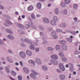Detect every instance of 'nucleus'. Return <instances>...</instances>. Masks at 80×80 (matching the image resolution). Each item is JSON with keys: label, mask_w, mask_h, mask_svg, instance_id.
<instances>
[{"label": "nucleus", "mask_w": 80, "mask_h": 80, "mask_svg": "<svg viewBox=\"0 0 80 80\" xmlns=\"http://www.w3.org/2000/svg\"><path fill=\"white\" fill-rule=\"evenodd\" d=\"M33 24L32 23V22H28V25L31 27V28H32V27L33 26Z\"/></svg>", "instance_id": "473e14b6"}, {"label": "nucleus", "mask_w": 80, "mask_h": 80, "mask_svg": "<svg viewBox=\"0 0 80 80\" xmlns=\"http://www.w3.org/2000/svg\"><path fill=\"white\" fill-rule=\"evenodd\" d=\"M62 61H64V62H66V61H67V59L65 57H63L62 58Z\"/></svg>", "instance_id": "79ce46f5"}, {"label": "nucleus", "mask_w": 80, "mask_h": 80, "mask_svg": "<svg viewBox=\"0 0 80 80\" xmlns=\"http://www.w3.org/2000/svg\"><path fill=\"white\" fill-rule=\"evenodd\" d=\"M19 64L20 65L21 67H23V62H22L20 61L19 62Z\"/></svg>", "instance_id": "680f3d73"}, {"label": "nucleus", "mask_w": 80, "mask_h": 80, "mask_svg": "<svg viewBox=\"0 0 80 80\" xmlns=\"http://www.w3.org/2000/svg\"><path fill=\"white\" fill-rule=\"evenodd\" d=\"M8 22H6H6L4 23V25L5 26H6V27H8Z\"/></svg>", "instance_id": "49530a36"}, {"label": "nucleus", "mask_w": 80, "mask_h": 80, "mask_svg": "<svg viewBox=\"0 0 80 80\" xmlns=\"http://www.w3.org/2000/svg\"><path fill=\"white\" fill-rule=\"evenodd\" d=\"M59 43L60 44H65L66 43V41L64 40H60L59 41Z\"/></svg>", "instance_id": "f3484780"}, {"label": "nucleus", "mask_w": 80, "mask_h": 80, "mask_svg": "<svg viewBox=\"0 0 80 80\" xmlns=\"http://www.w3.org/2000/svg\"><path fill=\"white\" fill-rule=\"evenodd\" d=\"M57 71L58 73H62V71L59 69H57Z\"/></svg>", "instance_id": "5fc2aeb1"}, {"label": "nucleus", "mask_w": 80, "mask_h": 80, "mask_svg": "<svg viewBox=\"0 0 80 80\" xmlns=\"http://www.w3.org/2000/svg\"><path fill=\"white\" fill-rule=\"evenodd\" d=\"M26 53L28 57H31L32 55V52L29 50H27L26 51Z\"/></svg>", "instance_id": "0eeeda50"}, {"label": "nucleus", "mask_w": 80, "mask_h": 80, "mask_svg": "<svg viewBox=\"0 0 80 80\" xmlns=\"http://www.w3.org/2000/svg\"><path fill=\"white\" fill-rule=\"evenodd\" d=\"M64 2L66 4H69L70 2V0H64Z\"/></svg>", "instance_id": "72a5a7b5"}, {"label": "nucleus", "mask_w": 80, "mask_h": 80, "mask_svg": "<svg viewBox=\"0 0 80 80\" xmlns=\"http://www.w3.org/2000/svg\"><path fill=\"white\" fill-rule=\"evenodd\" d=\"M50 23L51 25L52 26H55L57 25V23L56 21L53 20H51L50 21Z\"/></svg>", "instance_id": "6e6552de"}, {"label": "nucleus", "mask_w": 80, "mask_h": 80, "mask_svg": "<svg viewBox=\"0 0 80 80\" xmlns=\"http://www.w3.org/2000/svg\"><path fill=\"white\" fill-rule=\"evenodd\" d=\"M8 52L9 53H10V54H13V52H12V51L10 49H8Z\"/></svg>", "instance_id": "a19ab883"}, {"label": "nucleus", "mask_w": 80, "mask_h": 80, "mask_svg": "<svg viewBox=\"0 0 80 80\" xmlns=\"http://www.w3.org/2000/svg\"><path fill=\"white\" fill-rule=\"evenodd\" d=\"M23 70L25 73H29V70H28L27 68H23Z\"/></svg>", "instance_id": "ddd939ff"}, {"label": "nucleus", "mask_w": 80, "mask_h": 80, "mask_svg": "<svg viewBox=\"0 0 80 80\" xmlns=\"http://www.w3.org/2000/svg\"><path fill=\"white\" fill-rule=\"evenodd\" d=\"M33 9V6H30L28 8V10L29 11H31Z\"/></svg>", "instance_id": "412c9836"}, {"label": "nucleus", "mask_w": 80, "mask_h": 80, "mask_svg": "<svg viewBox=\"0 0 80 80\" xmlns=\"http://www.w3.org/2000/svg\"><path fill=\"white\" fill-rule=\"evenodd\" d=\"M59 10L58 8H56L54 10V13L56 15H58L59 14Z\"/></svg>", "instance_id": "dca6fc26"}, {"label": "nucleus", "mask_w": 80, "mask_h": 80, "mask_svg": "<svg viewBox=\"0 0 80 80\" xmlns=\"http://www.w3.org/2000/svg\"><path fill=\"white\" fill-rule=\"evenodd\" d=\"M56 49L57 50H59L60 48V45H57L55 47Z\"/></svg>", "instance_id": "c85d7f7f"}, {"label": "nucleus", "mask_w": 80, "mask_h": 80, "mask_svg": "<svg viewBox=\"0 0 80 80\" xmlns=\"http://www.w3.org/2000/svg\"><path fill=\"white\" fill-rule=\"evenodd\" d=\"M55 61V60L51 59L50 60V62H51L52 64H53V63L54 62V61Z\"/></svg>", "instance_id": "3c124183"}, {"label": "nucleus", "mask_w": 80, "mask_h": 80, "mask_svg": "<svg viewBox=\"0 0 80 80\" xmlns=\"http://www.w3.org/2000/svg\"><path fill=\"white\" fill-rule=\"evenodd\" d=\"M42 69L43 70H44V71H47V70H48V68L46 66H42Z\"/></svg>", "instance_id": "2eb2a0df"}, {"label": "nucleus", "mask_w": 80, "mask_h": 80, "mask_svg": "<svg viewBox=\"0 0 80 80\" xmlns=\"http://www.w3.org/2000/svg\"><path fill=\"white\" fill-rule=\"evenodd\" d=\"M35 50L36 52H38L40 51V49L38 48H37L35 49Z\"/></svg>", "instance_id": "864d4df0"}, {"label": "nucleus", "mask_w": 80, "mask_h": 80, "mask_svg": "<svg viewBox=\"0 0 80 80\" xmlns=\"http://www.w3.org/2000/svg\"><path fill=\"white\" fill-rule=\"evenodd\" d=\"M30 49L32 50H35V46L32 44L30 45Z\"/></svg>", "instance_id": "aec40b11"}, {"label": "nucleus", "mask_w": 80, "mask_h": 80, "mask_svg": "<svg viewBox=\"0 0 80 80\" xmlns=\"http://www.w3.org/2000/svg\"><path fill=\"white\" fill-rule=\"evenodd\" d=\"M25 33H25V32L23 31H22V32L21 33V34H22V35H25Z\"/></svg>", "instance_id": "774afa93"}, {"label": "nucleus", "mask_w": 80, "mask_h": 80, "mask_svg": "<svg viewBox=\"0 0 80 80\" xmlns=\"http://www.w3.org/2000/svg\"><path fill=\"white\" fill-rule=\"evenodd\" d=\"M78 54H79V51H76L75 52V54L78 55Z\"/></svg>", "instance_id": "13d9d810"}, {"label": "nucleus", "mask_w": 80, "mask_h": 80, "mask_svg": "<svg viewBox=\"0 0 80 80\" xmlns=\"http://www.w3.org/2000/svg\"><path fill=\"white\" fill-rule=\"evenodd\" d=\"M31 72L32 73H31L30 74V77H31L32 78H33V79H36V76H35L37 75V73L33 70H31Z\"/></svg>", "instance_id": "f257e3e1"}, {"label": "nucleus", "mask_w": 80, "mask_h": 80, "mask_svg": "<svg viewBox=\"0 0 80 80\" xmlns=\"http://www.w3.org/2000/svg\"><path fill=\"white\" fill-rule=\"evenodd\" d=\"M56 32H58V33H60L62 32V30L61 29H57L56 30Z\"/></svg>", "instance_id": "f704fd0d"}, {"label": "nucleus", "mask_w": 80, "mask_h": 80, "mask_svg": "<svg viewBox=\"0 0 80 80\" xmlns=\"http://www.w3.org/2000/svg\"><path fill=\"white\" fill-rule=\"evenodd\" d=\"M51 58L52 59H54V60H58V56L56 54H53L51 55Z\"/></svg>", "instance_id": "39448f33"}, {"label": "nucleus", "mask_w": 80, "mask_h": 80, "mask_svg": "<svg viewBox=\"0 0 80 80\" xmlns=\"http://www.w3.org/2000/svg\"><path fill=\"white\" fill-rule=\"evenodd\" d=\"M73 20L74 21H75V22H77L78 20V18H73Z\"/></svg>", "instance_id": "e2e57ef3"}, {"label": "nucleus", "mask_w": 80, "mask_h": 80, "mask_svg": "<svg viewBox=\"0 0 80 80\" xmlns=\"http://www.w3.org/2000/svg\"><path fill=\"white\" fill-rule=\"evenodd\" d=\"M36 62L38 64H41L42 63V61L41 60L38 58H36L35 59Z\"/></svg>", "instance_id": "f8f14e48"}, {"label": "nucleus", "mask_w": 80, "mask_h": 80, "mask_svg": "<svg viewBox=\"0 0 80 80\" xmlns=\"http://www.w3.org/2000/svg\"><path fill=\"white\" fill-rule=\"evenodd\" d=\"M70 69L71 72H73V67H70Z\"/></svg>", "instance_id": "bf43d9fd"}, {"label": "nucleus", "mask_w": 80, "mask_h": 80, "mask_svg": "<svg viewBox=\"0 0 80 80\" xmlns=\"http://www.w3.org/2000/svg\"><path fill=\"white\" fill-rule=\"evenodd\" d=\"M43 22L44 23H45L46 24H48V23H49L50 22V21L47 18H44L43 19Z\"/></svg>", "instance_id": "423d86ee"}, {"label": "nucleus", "mask_w": 80, "mask_h": 80, "mask_svg": "<svg viewBox=\"0 0 80 80\" xmlns=\"http://www.w3.org/2000/svg\"><path fill=\"white\" fill-rule=\"evenodd\" d=\"M37 7L38 8H41V7H42V4L40 2H38L37 4Z\"/></svg>", "instance_id": "6ab92c4d"}, {"label": "nucleus", "mask_w": 80, "mask_h": 80, "mask_svg": "<svg viewBox=\"0 0 80 80\" xmlns=\"http://www.w3.org/2000/svg\"><path fill=\"white\" fill-rule=\"evenodd\" d=\"M38 28H39V30H41L42 31H44V30H45V29L43 27V26L40 25L38 26Z\"/></svg>", "instance_id": "a211bd4d"}, {"label": "nucleus", "mask_w": 80, "mask_h": 80, "mask_svg": "<svg viewBox=\"0 0 80 80\" xmlns=\"http://www.w3.org/2000/svg\"><path fill=\"white\" fill-rule=\"evenodd\" d=\"M6 22L7 23H8V24H9V25H12V22H10V21L9 20H6Z\"/></svg>", "instance_id": "7c9ffc66"}, {"label": "nucleus", "mask_w": 80, "mask_h": 80, "mask_svg": "<svg viewBox=\"0 0 80 80\" xmlns=\"http://www.w3.org/2000/svg\"><path fill=\"white\" fill-rule=\"evenodd\" d=\"M70 33L72 35H76V32L74 31H71Z\"/></svg>", "instance_id": "8fccbe9b"}, {"label": "nucleus", "mask_w": 80, "mask_h": 80, "mask_svg": "<svg viewBox=\"0 0 80 80\" xmlns=\"http://www.w3.org/2000/svg\"><path fill=\"white\" fill-rule=\"evenodd\" d=\"M8 62L9 63H13V61L12 59L10 58L9 57H8L6 58Z\"/></svg>", "instance_id": "9d476101"}, {"label": "nucleus", "mask_w": 80, "mask_h": 80, "mask_svg": "<svg viewBox=\"0 0 80 80\" xmlns=\"http://www.w3.org/2000/svg\"><path fill=\"white\" fill-rule=\"evenodd\" d=\"M11 74L12 75H13V76H16L17 73H16V72L14 71H11Z\"/></svg>", "instance_id": "a878e982"}, {"label": "nucleus", "mask_w": 80, "mask_h": 80, "mask_svg": "<svg viewBox=\"0 0 80 80\" xmlns=\"http://www.w3.org/2000/svg\"><path fill=\"white\" fill-rule=\"evenodd\" d=\"M24 40L25 41H26V42H27V43L29 44H32V42H31V41H29V40H28V39H25Z\"/></svg>", "instance_id": "5701e85b"}, {"label": "nucleus", "mask_w": 80, "mask_h": 80, "mask_svg": "<svg viewBox=\"0 0 80 80\" xmlns=\"http://www.w3.org/2000/svg\"><path fill=\"white\" fill-rule=\"evenodd\" d=\"M53 50L54 49L52 47H48L47 48V50L49 51H53Z\"/></svg>", "instance_id": "4be33fe9"}, {"label": "nucleus", "mask_w": 80, "mask_h": 80, "mask_svg": "<svg viewBox=\"0 0 80 80\" xmlns=\"http://www.w3.org/2000/svg\"><path fill=\"white\" fill-rule=\"evenodd\" d=\"M6 70L7 73H10V70H9V68L8 67H6Z\"/></svg>", "instance_id": "c03bdc74"}, {"label": "nucleus", "mask_w": 80, "mask_h": 80, "mask_svg": "<svg viewBox=\"0 0 80 80\" xmlns=\"http://www.w3.org/2000/svg\"><path fill=\"white\" fill-rule=\"evenodd\" d=\"M48 30H49V31H52L53 30L52 28H48Z\"/></svg>", "instance_id": "603ef678"}, {"label": "nucleus", "mask_w": 80, "mask_h": 80, "mask_svg": "<svg viewBox=\"0 0 80 80\" xmlns=\"http://www.w3.org/2000/svg\"><path fill=\"white\" fill-rule=\"evenodd\" d=\"M19 55L20 57L23 58H26V54L25 53L22 51L19 52Z\"/></svg>", "instance_id": "f03ea898"}, {"label": "nucleus", "mask_w": 80, "mask_h": 80, "mask_svg": "<svg viewBox=\"0 0 80 80\" xmlns=\"http://www.w3.org/2000/svg\"><path fill=\"white\" fill-rule=\"evenodd\" d=\"M68 13V11L67 9H65L63 11V13L64 15H67Z\"/></svg>", "instance_id": "bb28decb"}, {"label": "nucleus", "mask_w": 80, "mask_h": 80, "mask_svg": "<svg viewBox=\"0 0 80 80\" xmlns=\"http://www.w3.org/2000/svg\"><path fill=\"white\" fill-rule=\"evenodd\" d=\"M73 7L74 9H77L78 8V5L76 4H74L73 5Z\"/></svg>", "instance_id": "b1692460"}, {"label": "nucleus", "mask_w": 80, "mask_h": 80, "mask_svg": "<svg viewBox=\"0 0 80 80\" xmlns=\"http://www.w3.org/2000/svg\"><path fill=\"white\" fill-rule=\"evenodd\" d=\"M62 48L63 50H67V46L66 45H64L62 47Z\"/></svg>", "instance_id": "cd10ccee"}, {"label": "nucleus", "mask_w": 80, "mask_h": 80, "mask_svg": "<svg viewBox=\"0 0 80 80\" xmlns=\"http://www.w3.org/2000/svg\"><path fill=\"white\" fill-rule=\"evenodd\" d=\"M39 34L40 35V36H42L43 35V32H39Z\"/></svg>", "instance_id": "4d7b16f0"}, {"label": "nucleus", "mask_w": 80, "mask_h": 80, "mask_svg": "<svg viewBox=\"0 0 80 80\" xmlns=\"http://www.w3.org/2000/svg\"><path fill=\"white\" fill-rule=\"evenodd\" d=\"M58 61H57L56 60H54V61L53 64V65H58Z\"/></svg>", "instance_id": "58836bf2"}, {"label": "nucleus", "mask_w": 80, "mask_h": 80, "mask_svg": "<svg viewBox=\"0 0 80 80\" xmlns=\"http://www.w3.org/2000/svg\"><path fill=\"white\" fill-rule=\"evenodd\" d=\"M52 38H54V39H57V38H58V36L56 34L52 36Z\"/></svg>", "instance_id": "ea45409f"}, {"label": "nucleus", "mask_w": 80, "mask_h": 80, "mask_svg": "<svg viewBox=\"0 0 80 80\" xmlns=\"http://www.w3.org/2000/svg\"><path fill=\"white\" fill-rule=\"evenodd\" d=\"M6 31L7 33H10V34H13V32L10 29H6Z\"/></svg>", "instance_id": "4468645a"}, {"label": "nucleus", "mask_w": 80, "mask_h": 80, "mask_svg": "<svg viewBox=\"0 0 80 80\" xmlns=\"http://www.w3.org/2000/svg\"><path fill=\"white\" fill-rule=\"evenodd\" d=\"M28 62L29 63H33L34 62V61L32 60H30L28 61Z\"/></svg>", "instance_id": "37998d69"}, {"label": "nucleus", "mask_w": 80, "mask_h": 80, "mask_svg": "<svg viewBox=\"0 0 80 80\" xmlns=\"http://www.w3.org/2000/svg\"><path fill=\"white\" fill-rule=\"evenodd\" d=\"M59 78L61 80H64L65 79V75L64 74H60L59 76Z\"/></svg>", "instance_id": "9b49d317"}, {"label": "nucleus", "mask_w": 80, "mask_h": 80, "mask_svg": "<svg viewBox=\"0 0 80 80\" xmlns=\"http://www.w3.org/2000/svg\"><path fill=\"white\" fill-rule=\"evenodd\" d=\"M3 44V41L0 39V45H2Z\"/></svg>", "instance_id": "6e6d98bb"}, {"label": "nucleus", "mask_w": 80, "mask_h": 80, "mask_svg": "<svg viewBox=\"0 0 80 80\" xmlns=\"http://www.w3.org/2000/svg\"><path fill=\"white\" fill-rule=\"evenodd\" d=\"M59 55L60 57H63L64 56V54L62 52H60L59 53Z\"/></svg>", "instance_id": "de8ad7c7"}, {"label": "nucleus", "mask_w": 80, "mask_h": 80, "mask_svg": "<svg viewBox=\"0 0 80 80\" xmlns=\"http://www.w3.org/2000/svg\"><path fill=\"white\" fill-rule=\"evenodd\" d=\"M59 26L60 27H65L66 26V24L65 23H63L62 24H61L59 25Z\"/></svg>", "instance_id": "e433bc0d"}, {"label": "nucleus", "mask_w": 80, "mask_h": 80, "mask_svg": "<svg viewBox=\"0 0 80 80\" xmlns=\"http://www.w3.org/2000/svg\"><path fill=\"white\" fill-rule=\"evenodd\" d=\"M31 17L32 19H33V20H35V14H34L33 13H32L31 14Z\"/></svg>", "instance_id": "393cba45"}, {"label": "nucleus", "mask_w": 80, "mask_h": 80, "mask_svg": "<svg viewBox=\"0 0 80 80\" xmlns=\"http://www.w3.org/2000/svg\"><path fill=\"white\" fill-rule=\"evenodd\" d=\"M43 44H47V41H44L42 42Z\"/></svg>", "instance_id": "0e129e2a"}, {"label": "nucleus", "mask_w": 80, "mask_h": 80, "mask_svg": "<svg viewBox=\"0 0 80 80\" xmlns=\"http://www.w3.org/2000/svg\"><path fill=\"white\" fill-rule=\"evenodd\" d=\"M7 37L9 39H10L12 40H14V37L11 34H9L7 35Z\"/></svg>", "instance_id": "1a4fd4ad"}, {"label": "nucleus", "mask_w": 80, "mask_h": 80, "mask_svg": "<svg viewBox=\"0 0 80 80\" xmlns=\"http://www.w3.org/2000/svg\"><path fill=\"white\" fill-rule=\"evenodd\" d=\"M53 20H54L55 22H57V20H58L57 17L56 16H54L53 17Z\"/></svg>", "instance_id": "c9c22d12"}, {"label": "nucleus", "mask_w": 80, "mask_h": 80, "mask_svg": "<svg viewBox=\"0 0 80 80\" xmlns=\"http://www.w3.org/2000/svg\"><path fill=\"white\" fill-rule=\"evenodd\" d=\"M15 24L17 27H19V28H22V29H24L25 28L24 26L20 23L16 22L15 23Z\"/></svg>", "instance_id": "7ed1b4c3"}, {"label": "nucleus", "mask_w": 80, "mask_h": 80, "mask_svg": "<svg viewBox=\"0 0 80 80\" xmlns=\"http://www.w3.org/2000/svg\"><path fill=\"white\" fill-rule=\"evenodd\" d=\"M59 68L63 72H64V71H65V67H64V66H63V65L62 63H60L59 65Z\"/></svg>", "instance_id": "20e7f679"}, {"label": "nucleus", "mask_w": 80, "mask_h": 80, "mask_svg": "<svg viewBox=\"0 0 80 80\" xmlns=\"http://www.w3.org/2000/svg\"><path fill=\"white\" fill-rule=\"evenodd\" d=\"M22 30L20 29H18V32H19V33H20L21 34L22 32Z\"/></svg>", "instance_id": "69168bd1"}, {"label": "nucleus", "mask_w": 80, "mask_h": 80, "mask_svg": "<svg viewBox=\"0 0 80 80\" xmlns=\"http://www.w3.org/2000/svg\"><path fill=\"white\" fill-rule=\"evenodd\" d=\"M31 28H34V29H35V30H37V27H36L34 25H33V26Z\"/></svg>", "instance_id": "052dcab7"}, {"label": "nucleus", "mask_w": 80, "mask_h": 80, "mask_svg": "<svg viewBox=\"0 0 80 80\" xmlns=\"http://www.w3.org/2000/svg\"><path fill=\"white\" fill-rule=\"evenodd\" d=\"M61 6L62 7H65V3L64 2H62L61 3Z\"/></svg>", "instance_id": "c756f323"}, {"label": "nucleus", "mask_w": 80, "mask_h": 80, "mask_svg": "<svg viewBox=\"0 0 80 80\" xmlns=\"http://www.w3.org/2000/svg\"><path fill=\"white\" fill-rule=\"evenodd\" d=\"M66 40L69 42H72V39L69 38H67Z\"/></svg>", "instance_id": "4c0bfd02"}, {"label": "nucleus", "mask_w": 80, "mask_h": 80, "mask_svg": "<svg viewBox=\"0 0 80 80\" xmlns=\"http://www.w3.org/2000/svg\"><path fill=\"white\" fill-rule=\"evenodd\" d=\"M51 34L52 36L53 37V36H54V35H56V32H55V31H52Z\"/></svg>", "instance_id": "2f4dec72"}, {"label": "nucleus", "mask_w": 80, "mask_h": 80, "mask_svg": "<svg viewBox=\"0 0 80 80\" xmlns=\"http://www.w3.org/2000/svg\"><path fill=\"white\" fill-rule=\"evenodd\" d=\"M0 9H2V10H3L4 9V7L3 6V5L0 4Z\"/></svg>", "instance_id": "09e8293b"}, {"label": "nucleus", "mask_w": 80, "mask_h": 80, "mask_svg": "<svg viewBox=\"0 0 80 80\" xmlns=\"http://www.w3.org/2000/svg\"><path fill=\"white\" fill-rule=\"evenodd\" d=\"M69 66H70L71 67H73V64H72V63H69Z\"/></svg>", "instance_id": "338daca9"}, {"label": "nucleus", "mask_w": 80, "mask_h": 80, "mask_svg": "<svg viewBox=\"0 0 80 80\" xmlns=\"http://www.w3.org/2000/svg\"><path fill=\"white\" fill-rule=\"evenodd\" d=\"M18 79L19 80H22V77L21 75H19L18 76Z\"/></svg>", "instance_id": "a18cd8bd"}]
</instances>
